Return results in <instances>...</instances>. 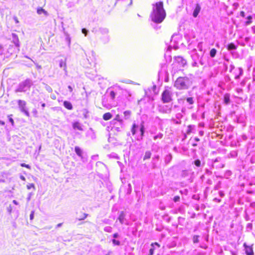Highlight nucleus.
<instances>
[{"label": "nucleus", "mask_w": 255, "mask_h": 255, "mask_svg": "<svg viewBox=\"0 0 255 255\" xmlns=\"http://www.w3.org/2000/svg\"><path fill=\"white\" fill-rule=\"evenodd\" d=\"M152 11L150 18L152 21L155 23H160L165 19L166 13L163 8V2L158 1L152 4Z\"/></svg>", "instance_id": "obj_1"}, {"label": "nucleus", "mask_w": 255, "mask_h": 255, "mask_svg": "<svg viewBox=\"0 0 255 255\" xmlns=\"http://www.w3.org/2000/svg\"><path fill=\"white\" fill-rule=\"evenodd\" d=\"M192 82L187 77H178L175 81L174 86L179 90L187 89L191 85Z\"/></svg>", "instance_id": "obj_2"}, {"label": "nucleus", "mask_w": 255, "mask_h": 255, "mask_svg": "<svg viewBox=\"0 0 255 255\" xmlns=\"http://www.w3.org/2000/svg\"><path fill=\"white\" fill-rule=\"evenodd\" d=\"M32 85L33 82L32 80L29 79H27L18 84L17 88L15 90V92L16 93L26 92L30 90Z\"/></svg>", "instance_id": "obj_3"}, {"label": "nucleus", "mask_w": 255, "mask_h": 255, "mask_svg": "<svg viewBox=\"0 0 255 255\" xmlns=\"http://www.w3.org/2000/svg\"><path fill=\"white\" fill-rule=\"evenodd\" d=\"M172 93L171 91L167 89L162 93V101L163 103H169L172 100Z\"/></svg>", "instance_id": "obj_4"}, {"label": "nucleus", "mask_w": 255, "mask_h": 255, "mask_svg": "<svg viewBox=\"0 0 255 255\" xmlns=\"http://www.w3.org/2000/svg\"><path fill=\"white\" fill-rule=\"evenodd\" d=\"M17 103L20 111L23 113L27 117H29V113L26 107V102L23 100H19Z\"/></svg>", "instance_id": "obj_5"}, {"label": "nucleus", "mask_w": 255, "mask_h": 255, "mask_svg": "<svg viewBox=\"0 0 255 255\" xmlns=\"http://www.w3.org/2000/svg\"><path fill=\"white\" fill-rule=\"evenodd\" d=\"M175 63L178 64L179 68L184 67L187 64V61L181 56L174 57Z\"/></svg>", "instance_id": "obj_6"}, {"label": "nucleus", "mask_w": 255, "mask_h": 255, "mask_svg": "<svg viewBox=\"0 0 255 255\" xmlns=\"http://www.w3.org/2000/svg\"><path fill=\"white\" fill-rule=\"evenodd\" d=\"M126 214L124 211H121L118 217V220L119 221L120 223L121 224H126L127 225H128V223L127 219H126Z\"/></svg>", "instance_id": "obj_7"}, {"label": "nucleus", "mask_w": 255, "mask_h": 255, "mask_svg": "<svg viewBox=\"0 0 255 255\" xmlns=\"http://www.w3.org/2000/svg\"><path fill=\"white\" fill-rule=\"evenodd\" d=\"M11 37L12 42L14 44L16 47L18 48L20 44L18 36L15 33H12Z\"/></svg>", "instance_id": "obj_8"}, {"label": "nucleus", "mask_w": 255, "mask_h": 255, "mask_svg": "<svg viewBox=\"0 0 255 255\" xmlns=\"http://www.w3.org/2000/svg\"><path fill=\"white\" fill-rule=\"evenodd\" d=\"M245 252L247 255H254L253 248L251 246H248L246 243L244 244Z\"/></svg>", "instance_id": "obj_9"}, {"label": "nucleus", "mask_w": 255, "mask_h": 255, "mask_svg": "<svg viewBox=\"0 0 255 255\" xmlns=\"http://www.w3.org/2000/svg\"><path fill=\"white\" fill-rule=\"evenodd\" d=\"M201 6L199 4H196L195 9L193 12V16L194 17H197L198 15L200 10H201Z\"/></svg>", "instance_id": "obj_10"}, {"label": "nucleus", "mask_w": 255, "mask_h": 255, "mask_svg": "<svg viewBox=\"0 0 255 255\" xmlns=\"http://www.w3.org/2000/svg\"><path fill=\"white\" fill-rule=\"evenodd\" d=\"M193 52V53L191 55L193 61H198L201 57H202V56H200L198 53H197L196 50H194Z\"/></svg>", "instance_id": "obj_11"}, {"label": "nucleus", "mask_w": 255, "mask_h": 255, "mask_svg": "<svg viewBox=\"0 0 255 255\" xmlns=\"http://www.w3.org/2000/svg\"><path fill=\"white\" fill-rule=\"evenodd\" d=\"M73 128L75 129L82 131L83 130L81 125L78 122H75L73 124Z\"/></svg>", "instance_id": "obj_12"}, {"label": "nucleus", "mask_w": 255, "mask_h": 255, "mask_svg": "<svg viewBox=\"0 0 255 255\" xmlns=\"http://www.w3.org/2000/svg\"><path fill=\"white\" fill-rule=\"evenodd\" d=\"M98 32L103 35H107L109 33V30L107 28H100L98 30Z\"/></svg>", "instance_id": "obj_13"}, {"label": "nucleus", "mask_w": 255, "mask_h": 255, "mask_svg": "<svg viewBox=\"0 0 255 255\" xmlns=\"http://www.w3.org/2000/svg\"><path fill=\"white\" fill-rule=\"evenodd\" d=\"M75 151L79 157L82 158L83 151L79 146L75 147Z\"/></svg>", "instance_id": "obj_14"}, {"label": "nucleus", "mask_w": 255, "mask_h": 255, "mask_svg": "<svg viewBox=\"0 0 255 255\" xmlns=\"http://www.w3.org/2000/svg\"><path fill=\"white\" fill-rule=\"evenodd\" d=\"M64 106L68 110H72L73 106L71 103L68 101H64L63 103Z\"/></svg>", "instance_id": "obj_15"}, {"label": "nucleus", "mask_w": 255, "mask_h": 255, "mask_svg": "<svg viewBox=\"0 0 255 255\" xmlns=\"http://www.w3.org/2000/svg\"><path fill=\"white\" fill-rule=\"evenodd\" d=\"M138 129V126L137 125H136L135 123H134L132 125V128L131 129L132 134L133 135L135 134Z\"/></svg>", "instance_id": "obj_16"}, {"label": "nucleus", "mask_w": 255, "mask_h": 255, "mask_svg": "<svg viewBox=\"0 0 255 255\" xmlns=\"http://www.w3.org/2000/svg\"><path fill=\"white\" fill-rule=\"evenodd\" d=\"M37 13L38 14H41L42 13H44L45 15H48V13L46 11H45L43 8L42 7H38L37 9Z\"/></svg>", "instance_id": "obj_17"}, {"label": "nucleus", "mask_w": 255, "mask_h": 255, "mask_svg": "<svg viewBox=\"0 0 255 255\" xmlns=\"http://www.w3.org/2000/svg\"><path fill=\"white\" fill-rule=\"evenodd\" d=\"M112 115L110 113H105L103 115V119L105 121H107V120H109L111 119L112 118Z\"/></svg>", "instance_id": "obj_18"}, {"label": "nucleus", "mask_w": 255, "mask_h": 255, "mask_svg": "<svg viewBox=\"0 0 255 255\" xmlns=\"http://www.w3.org/2000/svg\"><path fill=\"white\" fill-rule=\"evenodd\" d=\"M59 66L60 67H64V70L66 71V64L65 61L61 59L59 61Z\"/></svg>", "instance_id": "obj_19"}, {"label": "nucleus", "mask_w": 255, "mask_h": 255, "mask_svg": "<svg viewBox=\"0 0 255 255\" xmlns=\"http://www.w3.org/2000/svg\"><path fill=\"white\" fill-rule=\"evenodd\" d=\"M139 130H140V132L141 136L142 137L143 136V135H144V130H145L143 123H142L140 124V128H139Z\"/></svg>", "instance_id": "obj_20"}, {"label": "nucleus", "mask_w": 255, "mask_h": 255, "mask_svg": "<svg viewBox=\"0 0 255 255\" xmlns=\"http://www.w3.org/2000/svg\"><path fill=\"white\" fill-rule=\"evenodd\" d=\"M125 95H126V96H127L128 100V101H130L131 97L132 96V93H131V92H130L128 90H125Z\"/></svg>", "instance_id": "obj_21"}, {"label": "nucleus", "mask_w": 255, "mask_h": 255, "mask_svg": "<svg viewBox=\"0 0 255 255\" xmlns=\"http://www.w3.org/2000/svg\"><path fill=\"white\" fill-rule=\"evenodd\" d=\"M172 158V155L171 154H169L168 155H167L166 156V157H165V162L166 163H169L171 159Z\"/></svg>", "instance_id": "obj_22"}, {"label": "nucleus", "mask_w": 255, "mask_h": 255, "mask_svg": "<svg viewBox=\"0 0 255 255\" xmlns=\"http://www.w3.org/2000/svg\"><path fill=\"white\" fill-rule=\"evenodd\" d=\"M88 216V214H87L82 213V214L81 215H80L79 216V217H78L77 218V219L79 221L83 220H84L85 219H86Z\"/></svg>", "instance_id": "obj_23"}, {"label": "nucleus", "mask_w": 255, "mask_h": 255, "mask_svg": "<svg viewBox=\"0 0 255 255\" xmlns=\"http://www.w3.org/2000/svg\"><path fill=\"white\" fill-rule=\"evenodd\" d=\"M224 103L226 104H229L230 101L229 95H228V94L225 95L224 97Z\"/></svg>", "instance_id": "obj_24"}, {"label": "nucleus", "mask_w": 255, "mask_h": 255, "mask_svg": "<svg viewBox=\"0 0 255 255\" xmlns=\"http://www.w3.org/2000/svg\"><path fill=\"white\" fill-rule=\"evenodd\" d=\"M237 48L236 46L233 43H230L228 45L227 49L229 50H234Z\"/></svg>", "instance_id": "obj_25"}, {"label": "nucleus", "mask_w": 255, "mask_h": 255, "mask_svg": "<svg viewBox=\"0 0 255 255\" xmlns=\"http://www.w3.org/2000/svg\"><path fill=\"white\" fill-rule=\"evenodd\" d=\"M216 53H217V50L215 48H212L210 51V55L212 58H213L215 56Z\"/></svg>", "instance_id": "obj_26"}, {"label": "nucleus", "mask_w": 255, "mask_h": 255, "mask_svg": "<svg viewBox=\"0 0 255 255\" xmlns=\"http://www.w3.org/2000/svg\"><path fill=\"white\" fill-rule=\"evenodd\" d=\"M151 153L150 151H147L145 153V155L143 157V160H146L150 158Z\"/></svg>", "instance_id": "obj_27"}, {"label": "nucleus", "mask_w": 255, "mask_h": 255, "mask_svg": "<svg viewBox=\"0 0 255 255\" xmlns=\"http://www.w3.org/2000/svg\"><path fill=\"white\" fill-rule=\"evenodd\" d=\"M163 136V135L162 133H158L157 135L153 136V139L156 140L157 139H161Z\"/></svg>", "instance_id": "obj_28"}, {"label": "nucleus", "mask_w": 255, "mask_h": 255, "mask_svg": "<svg viewBox=\"0 0 255 255\" xmlns=\"http://www.w3.org/2000/svg\"><path fill=\"white\" fill-rule=\"evenodd\" d=\"M104 230L106 232L111 233L112 231V228L110 226H107L104 228Z\"/></svg>", "instance_id": "obj_29"}, {"label": "nucleus", "mask_w": 255, "mask_h": 255, "mask_svg": "<svg viewBox=\"0 0 255 255\" xmlns=\"http://www.w3.org/2000/svg\"><path fill=\"white\" fill-rule=\"evenodd\" d=\"M124 116L126 118V119H128L130 115V112L129 111H125L124 113Z\"/></svg>", "instance_id": "obj_30"}, {"label": "nucleus", "mask_w": 255, "mask_h": 255, "mask_svg": "<svg viewBox=\"0 0 255 255\" xmlns=\"http://www.w3.org/2000/svg\"><path fill=\"white\" fill-rule=\"evenodd\" d=\"M186 101L189 104L191 105L193 104L194 102L193 98L191 97L187 98Z\"/></svg>", "instance_id": "obj_31"}, {"label": "nucleus", "mask_w": 255, "mask_h": 255, "mask_svg": "<svg viewBox=\"0 0 255 255\" xmlns=\"http://www.w3.org/2000/svg\"><path fill=\"white\" fill-rule=\"evenodd\" d=\"M194 164L197 166V167H200L201 166V161L199 159H197V160H195L194 162Z\"/></svg>", "instance_id": "obj_32"}, {"label": "nucleus", "mask_w": 255, "mask_h": 255, "mask_svg": "<svg viewBox=\"0 0 255 255\" xmlns=\"http://www.w3.org/2000/svg\"><path fill=\"white\" fill-rule=\"evenodd\" d=\"M65 39L68 43V46H70L71 44V38L69 35H66Z\"/></svg>", "instance_id": "obj_33"}, {"label": "nucleus", "mask_w": 255, "mask_h": 255, "mask_svg": "<svg viewBox=\"0 0 255 255\" xmlns=\"http://www.w3.org/2000/svg\"><path fill=\"white\" fill-rule=\"evenodd\" d=\"M238 70L239 71V75L235 76V78L236 79L239 78L240 76L242 75L243 74V69L241 68H239Z\"/></svg>", "instance_id": "obj_34"}, {"label": "nucleus", "mask_w": 255, "mask_h": 255, "mask_svg": "<svg viewBox=\"0 0 255 255\" xmlns=\"http://www.w3.org/2000/svg\"><path fill=\"white\" fill-rule=\"evenodd\" d=\"M110 95L112 99H114L116 97V93L114 91H110Z\"/></svg>", "instance_id": "obj_35"}, {"label": "nucleus", "mask_w": 255, "mask_h": 255, "mask_svg": "<svg viewBox=\"0 0 255 255\" xmlns=\"http://www.w3.org/2000/svg\"><path fill=\"white\" fill-rule=\"evenodd\" d=\"M112 242L115 245L119 246L120 245V242L115 239L112 240Z\"/></svg>", "instance_id": "obj_36"}, {"label": "nucleus", "mask_w": 255, "mask_h": 255, "mask_svg": "<svg viewBox=\"0 0 255 255\" xmlns=\"http://www.w3.org/2000/svg\"><path fill=\"white\" fill-rule=\"evenodd\" d=\"M33 188L34 189H35L34 185L33 183H29L27 185V188L28 189H30L31 188Z\"/></svg>", "instance_id": "obj_37"}, {"label": "nucleus", "mask_w": 255, "mask_h": 255, "mask_svg": "<svg viewBox=\"0 0 255 255\" xmlns=\"http://www.w3.org/2000/svg\"><path fill=\"white\" fill-rule=\"evenodd\" d=\"M11 116H12L11 115H8V120H9V122L11 123V125L13 126L14 125V121L12 119V118H11Z\"/></svg>", "instance_id": "obj_38"}, {"label": "nucleus", "mask_w": 255, "mask_h": 255, "mask_svg": "<svg viewBox=\"0 0 255 255\" xmlns=\"http://www.w3.org/2000/svg\"><path fill=\"white\" fill-rule=\"evenodd\" d=\"M4 54V50L3 48V47L0 45V55H2V54Z\"/></svg>", "instance_id": "obj_39"}, {"label": "nucleus", "mask_w": 255, "mask_h": 255, "mask_svg": "<svg viewBox=\"0 0 255 255\" xmlns=\"http://www.w3.org/2000/svg\"><path fill=\"white\" fill-rule=\"evenodd\" d=\"M45 88L46 90L48 92H49V93L52 92V88L49 86H48V85H46Z\"/></svg>", "instance_id": "obj_40"}, {"label": "nucleus", "mask_w": 255, "mask_h": 255, "mask_svg": "<svg viewBox=\"0 0 255 255\" xmlns=\"http://www.w3.org/2000/svg\"><path fill=\"white\" fill-rule=\"evenodd\" d=\"M198 238H199V236H194L193 237V242L194 243H197L199 242V240H198Z\"/></svg>", "instance_id": "obj_41"}, {"label": "nucleus", "mask_w": 255, "mask_h": 255, "mask_svg": "<svg viewBox=\"0 0 255 255\" xmlns=\"http://www.w3.org/2000/svg\"><path fill=\"white\" fill-rule=\"evenodd\" d=\"M192 128H193V126H191V125L188 126V129H187V133L188 134H189L190 132H192Z\"/></svg>", "instance_id": "obj_42"}, {"label": "nucleus", "mask_w": 255, "mask_h": 255, "mask_svg": "<svg viewBox=\"0 0 255 255\" xmlns=\"http://www.w3.org/2000/svg\"><path fill=\"white\" fill-rule=\"evenodd\" d=\"M247 18H248V20L246 22V24L249 25L252 22L251 19L252 18V17L251 16H249L247 17Z\"/></svg>", "instance_id": "obj_43"}, {"label": "nucleus", "mask_w": 255, "mask_h": 255, "mask_svg": "<svg viewBox=\"0 0 255 255\" xmlns=\"http://www.w3.org/2000/svg\"><path fill=\"white\" fill-rule=\"evenodd\" d=\"M197 61H193V62L192 63V64H191V65L193 67H198V64Z\"/></svg>", "instance_id": "obj_44"}, {"label": "nucleus", "mask_w": 255, "mask_h": 255, "mask_svg": "<svg viewBox=\"0 0 255 255\" xmlns=\"http://www.w3.org/2000/svg\"><path fill=\"white\" fill-rule=\"evenodd\" d=\"M82 32L85 35V36H86L88 32V30H87L86 28H83L82 29Z\"/></svg>", "instance_id": "obj_45"}, {"label": "nucleus", "mask_w": 255, "mask_h": 255, "mask_svg": "<svg viewBox=\"0 0 255 255\" xmlns=\"http://www.w3.org/2000/svg\"><path fill=\"white\" fill-rule=\"evenodd\" d=\"M154 247H152L149 250V255H153L154 254Z\"/></svg>", "instance_id": "obj_46"}, {"label": "nucleus", "mask_w": 255, "mask_h": 255, "mask_svg": "<svg viewBox=\"0 0 255 255\" xmlns=\"http://www.w3.org/2000/svg\"><path fill=\"white\" fill-rule=\"evenodd\" d=\"M180 200V197L178 196H176L174 197L173 198V201L175 202H178Z\"/></svg>", "instance_id": "obj_47"}, {"label": "nucleus", "mask_w": 255, "mask_h": 255, "mask_svg": "<svg viewBox=\"0 0 255 255\" xmlns=\"http://www.w3.org/2000/svg\"><path fill=\"white\" fill-rule=\"evenodd\" d=\"M154 246H156L157 247H160V245H159L158 243L155 242V243H152L151 245V246L152 247H154Z\"/></svg>", "instance_id": "obj_48"}, {"label": "nucleus", "mask_w": 255, "mask_h": 255, "mask_svg": "<svg viewBox=\"0 0 255 255\" xmlns=\"http://www.w3.org/2000/svg\"><path fill=\"white\" fill-rule=\"evenodd\" d=\"M34 217V211H32L30 215V219L31 220L33 219Z\"/></svg>", "instance_id": "obj_49"}, {"label": "nucleus", "mask_w": 255, "mask_h": 255, "mask_svg": "<svg viewBox=\"0 0 255 255\" xmlns=\"http://www.w3.org/2000/svg\"><path fill=\"white\" fill-rule=\"evenodd\" d=\"M88 111L86 110H84L83 111V114L84 115V117L85 118H87V114H88Z\"/></svg>", "instance_id": "obj_50"}, {"label": "nucleus", "mask_w": 255, "mask_h": 255, "mask_svg": "<svg viewBox=\"0 0 255 255\" xmlns=\"http://www.w3.org/2000/svg\"><path fill=\"white\" fill-rule=\"evenodd\" d=\"M21 166L22 167H26V168H29V167H29V165L25 164H24V163H22V164H21Z\"/></svg>", "instance_id": "obj_51"}, {"label": "nucleus", "mask_w": 255, "mask_h": 255, "mask_svg": "<svg viewBox=\"0 0 255 255\" xmlns=\"http://www.w3.org/2000/svg\"><path fill=\"white\" fill-rule=\"evenodd\" d=\"M199 63L201 65H204V62L202 60V57H201L199 60Z\"/></svg>", "instance_id": "obj_52"}, {"label": "nucleus", "mask_w": 255, "mask_h": 255, "mask_svg": "<svg viewBox=\"0 0 255 255\" xmlns=\"http://www.w3.org/2000/svg\"><path fill=\"white\" fill-rule=\"evenodd\" d=\"M113 236L115 239L116 238H117L119 237V234L118 233H115Z\"/></svg>", "instance_id": "obj_53"}, {"label": "nucleus", "mask_w": 255, "mask_h": 255, "mask_svg": "<svg viewBox=\"0 0 255 255\" xmlns=\"http://www.w3.org/2000/svg\"><path fill=\"white\" fill-rule=\"evenodd\" d=\"M171 111V109L170 108V109H168L166 110L165 111V113H170Z\"/></svg>", "instance_id": "obj_54"}, {"label": "nucleus", "mask_w": 255, "mask_h": 255, "mask_svg": "<svg viewBox=\"0 0 255 255\" xmlns=\"http://www.w3.org/2000/svg\"><path fill=\"white\" fill-rule=\"evenodd\" d=\"M68 89H69L70 92H72L73 88H72V87L71 86H68Z\"/></svg>", "instance_id": "obj_55"}, {"label": "nucleus", "mask_w": 255, "mask_h": 255, "mask_svg": "<svg viewBox=\"0 0 255 255\" xmlns=\"http://www.w3.org/2000/svg\"><path fill=\"white\" fill-rule=\"evenodd\" d=\"M20 178L23 180V181H25V178L23 176V175H21L20 176Z\"/></svg>", "instance_id": "obj_56"}, {"label": "nucleus", "mask_w": 255, "mask_h": 255, "mask_svg": "<svg viewBox=\"0 0 255 255\" xmlns=\"http://www.w3.org/2000/svg\"><path fill=\"white\" fill-rule=\"evenodd\" d=\"M31 198V194H29L28 197L27 198V201H29L30 200Z\"/></svg>", "instance_id": "obj_57"}, {"label": "nucleus", "mask_w": 255, "mask_h": 255, "mask_svg": "<svg viewBox=\"0 0 255 255\" xmlns=\"http://www.w3.org/2000/svg\"><path fill=\"white\" fill-rule=\"evenodd\" d=\"M12 202L15 205H18V202L16 200H13Z\"/></svg>", "instance_id": "obj_58"}, {"label": "nucleus", "mask_w": 255, "mask_h": 255, "mask_svg": "<svg viewBox=\"0 0 255 255\" xmlns=\"http://www.w3.org/2000/svg\"><path fill=\"white\" fill-rule=\"evenodd\" d=\"M62 225V223H59V224H57L56 228H59V227H61Z\"/></svg>", "instance_id": "obj_59"}, {"label": "nucleus", "mask_w": 255, "mask_h": 255, "mask_svg": "<svg viewBox=\"0 0 255 255\" xmlns=\"http://www.w3.org/2000/svg\"><path fill=\"white\" fill-rule=\"evenodd\" d=\"M0 124L2 125V126H4V124H5V123L3 121H0Z\"/></svg>", "instance_id": "obj_60"}, {"label": "nucleus", "mask_w": 255, "mask_h": 255, "mask_svg": "<svg viewBox=\"0 0 255 255\" xmlns=\"http://www.w3.org/2000/svg\"><path fill=\"white\" fill-rule=\"evenodd\" d=\"M241 15L244 17L245 16V12L244 11H241Z\"/></svg>", "instance_id": "obj_61"}, {"label": "nucleus", "mask_w": 255, "mask_h": 255, "mask_svg": "<svg viewBox=\"0 0 255 255\" xmlns=\"http://www.w3.org/2000/svg\"><path fill=\"white\" fill-rule=\"evenodd\" d=\"M231 171H227V172H226V174H227V175H231Z\"/></svg>", "instance_id": "obj_62"}, {"label": "nucleus", "mask_w": 255, "mask_h": 255, "mask_svg": "<svg viewBox=\"0 0 255 255\" xmlns=\"http://www.w3.org/2000/svg\"><path fill=\"white\" fill-rule=\"evenodd\" d=\"M41 107H42V109H44L45 108V103H42L41 104Z\"/></svg>", "instance_id": "obj_63"}, {"label": "nucleus", "mask_w": 255, "mask_h": 255, "mask_svg": "<svg viewBox=\"0 0 255 255\" xmlns=\"http://www.w3.org/2000/svg\"><path fill=\"white\" fill-rule=\"evenodd\" d=\"M231 254H232V255H238L237 254V253H235V252H231Z\"/></svg>", "instance_id": "obj_64"}]
</instances>
